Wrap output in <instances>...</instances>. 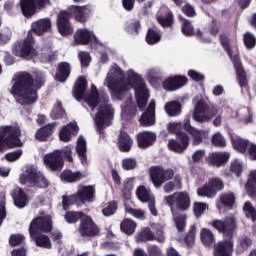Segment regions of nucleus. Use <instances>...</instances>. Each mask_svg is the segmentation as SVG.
<instances>
[{
    "mask_svg": "<svg viewBox=\"0 0 256 256\" xmlns=\"http://www.w3.org/2000/svg\"><path fill=\"white\" fill-rule=\"evenodd\" d=\"M120 229L125 235H133L137 229V223L131 219H124L120 224Z\"/></svg>",
    "mask_w": 256,
    "mask_h": 256,
    "instance_id": "43",
    "label": "nucleus"
},
{
    "mask_svg": "<svg viewBox=\"0 0 256 256\" xmlns=\"http://www.w3.org/2000/svg\"><path fill=\"white\" fill-rule=\"evenodd\" d=\"M51 231H53V221L41 216L34 218L29 226L30 237H35L39 233H51Z\"/></svg>",
    "mask_w": 256,
    "mask_h": 256,
    "instance_id": "13",
    "label": "nucleus"
},
{
    "mask_svg": "<svg viewBox=\"0 0 256 256\" xmlns=\"http://www.w3.org/2000/svg\"><path fill=\"white\" fill-rule=\"evenodd\" d=\"M84 99L91 109L98 107L101 102L109 103V95H107V93L100 94L95 84L91 85L90 93H88Z\"/></svg>",
    "mask_w": 256,
    "mask_h": 256,
    "instance_id": "19",
    "label": "nucleus"
},
{
    "mask_svg": "<svg viewBox=\"0 0 256 256\" xmlns=\"http://www.w3.org/2000/svg\"><path fill=\"white\" fill-rule=\"evenodd\" d=\"M117 208V201H110L108 202V205L102 209V214L104 215V217H111V215H115V213L117 212Z\"/></svg>",
    "mask_w": 256,
    "mask_h": 256,
    "instance_id": "54",
    "label": "nucleus"
},
{
    "mask_svg": "<svg viewBox=\"0 0 256 256\" xmlns=\"http://www.w3.org/2000/svg\"><path fill=\"white\" fill-rule=\"evenodd\" d=\"M20 137L21 128L12 125L0 126V153H5V147H23Z\"/></svg>",
    "mask_w": 256,
    "mask_h": 256,
    "instance_id": "5",
    "label": "nucleus"
},
{
    "mask_svg": "<svg viewBox=\"0 0 256 256\" xmlns=\"http://www.w3.org/2000/svg\"><path fill=\"white\" fill-rule=\"evenodd\" d=\"M219 41L224 51H226L227 55L230 58L233 57V50L231 49V42H229V36H227V34H220Z\"/></svg>",
    "mask_w": 256,
    "mask_h": 256,
    "instance_id": "50",
    "label": "nucleus"
},
{
    "mask_svg": "<svg viewBox=\"0 0 256 256\" xmlns=\"http://www.w3.org/2000/svg\"><path fill=\"white\" fill-rule=\"evenodd\" d=\"M122 167L124 171H132V169H135L137 167V160L134 158H125L122 160Z\"/></svg>",
    "mask_w": 256,
    "mask_h": 256,
    "instance_id": "62",
    "label": "nucleus"
},
{
    "mask_svg": "<svg viewBox=\"0 0 256 256\" xmlns=\"http://www.w3.org/2000/svg\"><path fill=\"white\" fill-rule=\"evenodd\" d=\"M74 195L78 203H91L95 199V186H82Z\"/></svg>",
    "mask_w": 256,
    "mask_h": 256,
    "instance_id": "27",
    "label": "nucleus"
},
{
    "mask_svg": "<svg viewBox=\"0 0 256 256\" xmlns=\"http://www.w3.org/2000/svg\"><path fill=\"white\" fill-rule=\"evenodd\" d=\"M50 0H19L18 7L26 19L35 17L38 11H43Z\"/></svg>",
    "mask_w": 256,
    "mask_h": 256,
    "instance_id": "9",
    "label": "nucleus"
},
{
    "mask_svg": "<svg viewBox=\"0 0 256 256\" xmlns=\"http://www.w3.org/2000/svg\"><path fill=\"white\" fill-rule=\"evenodd\" d=\"M189 79L186 76L175 75L166 78L162 82L163 89L165 91H177V89H181V87H185L187 85Z\"/></svg>",
    "mask_w": 256,
    "mask_h": 256,
    "instance_id": "21",
    "label": "nucleus"
},
{
    "mask_svg": "<svg viewBox=\"0 0 256 256\" xmlns=\"http://www.w3.org/2000/svg\"><path fill=\"white\" fill-rule=\"evenodd\" d=\"M78 232L81 237H97V235L100 233V230L99 226H97L95 221H93V218L84 214V217L80 221Z\"/></svg>",
    "mask_w": 256,
    "mask_h": 256,
    "instance_id": "14",
    "label": "nucleus"
},
{
    "mask_svg": "<svg viewBox=\"0 0 256 256\" xmlns=\"http://www.w3.org/2000/svg\"><path fill=\"white\" fill-rule=\"evenodd\" d=\"M77 135H79V126L77 125V122H70L61 128L59 139L63 143H69L72 137H77Z\"/></svg>",
    "mask_w": 256,
    "mask_h": 256,
    "instance_id": "25",
    "label": "nucleus"
},
{
    "mask_svg": "<svg viewBox=\"0 0 256 256\" xmlns=\"http://www.w3.org/2000/svg\"><path fill=\"white\" fill-rule=\"evenodd\" d=\"M19 179L21 185L30 183L32 187H37L38 189H47L49 187V180L41 172H37V169L33 166L28 167L26 173L21 174Z\"/></svg>",
    "mask_w": 256,
    "mask_h": 256,
    "instance_id": "8",
    "label": "nucleus"
},
{
    "mask_svg": "<svg viewBox=\"0 0 256 256\" xmlns=\"http://www.w3.org/2000/svg\"><path fill=\"white\" fill-rule=\"evenodd\" d=\"M71 75V64L69 62H60L56 68V74L54 76L55 81L59 83H65Z\"/></svg>",
    "mask_w": 256,
    "mask_h": 256,
    "instance_id": "31",
    "label": "nucleus"
},
{
    "mask_svg": "<svg viewBox=\"0 0 256 256\" xmlns=\"http://www.w3.org/2000/svg\"><path fill=\"white\" fill-rule=\"evenodd\" d=\"M25 241V236L21 234H12L9 238L10 247H17V245H21Z\"/></svg>",
    "mask_w": 256,
    "mask_h": 256,
    "instance_id": "61",
    "label": "nucleus"
},
{
    "mask_svg": "<svg viewBox=\"0 0 256 256\" xmlns=\"http://www.w3.org/2000/svg\"><path fill=\"white\" fill-rule=\"evenodd\" d=\"M231 143L235 151H238V153H242L245 155L247 151L249 150V147L251 146V143L249 140H245L243 138H231ZM248 149V150H247Z\"/></svg>",
    "mask_w": 256,
    "mask_h": 256,
    "instance_id": "39",
    "label": "nucleus"
},
{
    "mask_svg": "<svg viewBox=\"0 0 256 256\" xmlns=\"http://www.w3.org/2000/svg\"><path fill=\"white\" fill-rule=\"evenodd\" d=\"M147 253L149 256H163V251L157 245H149L147 247Z\"/></svg>",
    "mask_w": 256,
    "mask_h": 256,
    "instance_id": "64",
    "label": "nucleus"
},
{
    "mask_svg": "<svg viewBox=\"0 0 256 256\" xmlns=\"http://www.w3.org/2000/svg\"><path fill=\"white\" fill-rule=\"evenodd\" d=\"M225 189V182L220 177H213L208 180V183L197 189V195L199 197H208L213 199L217 196L219 191Z\"/></svg>",
    "mask_w": 256,
    "mask_h": 256,
    "instance_id": "11",
    "label": "nucleus"
},
{
    "mask_svg": "<svg viewBox=\"0 0 256 256\" xmlns=\"http://www.w3.org/2000/svg\"><path fill=\"white\" fill-rule=\"evenodd\" d=\"M161 32L154 28H148L145 36L147 45H157L161 41Z\"/></svg>",
    "mask_w": 256,
    "mask_h": 256,
    "instance_id": "42",
    "label": "nucleus"
},
{
    "mask_svg": "<svg viewBox=\"0 0 256 256\" xmlns=\"http://www.w3.org/2000/svg\"><path fill=\"white\" fill-rule=\"evenodd\" d=\"M195 231H197V228L195 226H191L184 238V241L188 247H193L195 243Z\"/></svg>",
    "mask_w": 256,
    "mask_h": 256,
    "instance_id": "57",
    "label": "nucleus"
},
{
    "mask_svg": "<svg viewBox=\"0 0 256 256\" xmlns=\"http://www.w3.org/2000/svg\"><path fill=\"white\" fill-rule=\"evenodd\" d=\"M189 147V135L178 134L176 139H170L168 141V149L173 153H185Z\"/></svg>",
    "mask_w": 256,
    "mask_h": 256,
    "instance_id": "20",
    "label": "nucleus"
},
{
    "mask_svg": "<svg viewBox=\"0 0 256 256\" xmlns=\"http://www.w3.org/2000/svg\"><path fill=\"white\" fill-rule=\"evenodd\" d=\"M246 193L251 199L256 197V170L251 171L245 185Z\"/></svg>",
    "mask_w": 256,
    "mask_h": 256,
    "instance_id": "40",
    "label": "nucleus"
},
{
    "mask_svg": "<svg viewBox=\"0 0 256 256\" xmlns=\"http://www.w3.org/2000/svg\"><path fill=\"white\" fill-rule=\"evenodd\" d=\"M92 39L97 41V36L87 29L77 30L74 34V41L77 45H89Z\"/></svg>",
    "mask_w": 256,
    "mask_h": 256,
    "instance_id": "32",
    "label": "nucleus"
},
{
    "mask_svg": "<svg viewBox=\"0 0 256 256\" xmlns=\"http://www.w3.org/2000/svg\"><path fill=\"white\" fill-rule=\"evenodd\" d=\"M76 152L82 165H87V141L82 136L78 138Z\"/></svg>",
    "mask_w": 256,
    "mask_h": 256,
    "instance_id": "37",
    "label": "nucleus"
},
{
    "mask_svg": "<svg viewBox=\"0 0 256 256\" xmlns=\"http://www.w3.org/2000/svg\"><path fill=\"white\" fill-rule=\"evenodd\" d=\"M212 145L218 147L219 149H225L227 147V142L221 133L217 132L212 136Z\"/></svg>",
    "mask_w": 256,
    "mask_h": 256,
    "instance_id": "53",
    "label": "nucleus"
},
{
    "mask_svg": "<svg viewBox=\"0 0 256 256\" xmlns=\"http://www.w3.org/2000/svg\"><path fill=\"white\" fill-rule=\"evenodd\" d=\"M78 59L81 63V67H89V64L91 63V55L89 52H80L78 54Z\"/></svg>",
    "mask_w": 256,
    "mask_h": 256,
    "instance_id": "63",
    "label": "nucleus"
},
{
    "mask_svg": "<svg viewBox=\"0 0 256 256\" xmlns=\"http://www.w3.org/2000/svg\"><path fill=\"white\" fill-rule=\"evenodd\" d=\"M164 204L170 208L172 215L175 211H189L191 208V197L187 192H176L164 197Z\"/></svg>",
    "mask_w": 256,
    "mask_h": 256,
    "instance_id": "6",
    "label": "nucleus"
},
{
    "mask_svg": "<svg viewBox=\"0 0 256 256\" xmlns=\"http://www.w3.org/2000/svg\"><path fill=\"white\" fill-rule=\"evenodd\" d=\"M137 241L147 242V241H155V234L151 231V229L146 228L138 233L136 237Z\"/></svg>",
    "mask_w": 256,
    "mask_h": 256,
    "instance_id": "48",
    "label": "nucleus"
},
{
    "mask_svg": "<svg viewBox=\"0 0 256 256\" xmlns=\"http://www.w3.org/2000/svg\"><path fill=\"white\" fill-rule=\"evenodd\" d=\"M218 113L219 107H217V105H209L205 103V100L200 99L194 106L192 118L196 123H209V121L215 117L213 120L214 127H221V124L223 123V116Z\"/></svg>",
    "mask_w": 256,
    "mask_h": 256,
    "instance_id": "4",
    "label": "nucleus"
},
{
    "mask_svg": "<svg viewBox=\"0 0 256 256\" xmlns=\"http://www.w3.org/2000/svg\"><path fill=\"white\" fill-rule=\"evenodd\" d=\"M136 196L141 203H148V208L154 217H157L158 211L155 207V196L151 194V190L147 189L144 185L138 186L136 189Z\"/></svg>",
    "mask_w": 256,
    "mask_h": 256,
    "instance_id": "15",
    "label": "nucleus"
},
{
    "mask_svg": "<svg viewBox=\"0 0 256 256\" xmlns=\"http://www.w3.org/2000/svg\"><path fill=\"white\" fill-rule=\"evenodd\" d=\"M106 81L112 99L123 101V95L129 91L130 85V87H132V89L135 91L136 103L139 109H144V107H147V101H149V90L147 89V84H145L143 77L135 73V71H128V83H125L123 70L117 67L113 71L112 76L107 77Z\"/></svg>",
    "mask_w": 256,
    "mask_h": 256,
    "instance_id": "1",
    "label": "nucleus"
},
{
    "mask_svg": "<svg viewBox=\"0 0 256 256\" xmlns=\"http://www.w3.org/2000/svg\"><path fill=\"white\" fill-rule=\"evenodd\" d=\"M77 204H79V201L75 194L62 196V207L64 211H69V207Z\"/></svg>",
    "mask_w": 256,
    "mask_h": 256,
    "instance_id": "47",
    "label": "nucleus"
},
{
    "mask_svg": "<svg viewBox=\"0 0 256 256\" xmlns=\"http://www.w3.org/2000/svg\"><path fill=\"white\" fill-rule=\"evenodd\" d=\"M244 215L247 219H251L252 221H256V209L253 204L249 201L245 202L243 206Z\"/></svg>",
    "mask_w": 256,
    "mask_h": 256,
    "instance_id": "51",
    "label": "nucleus"
},
{
    "mask_svg": "<svg viewBox=\"0 0 256 256\" xmlns=\"http://www.w3.org/2000/svg\"><path fill=\"white\" fill-rule=\"evenodd\" d=\"M212 227L224 237V240L214 244L213 255L233 256V247L235 246L233 235H235V231H237L238 227L237 218H235V216H226L224 219H214L212 221Z\"/></svg>",
    "mask_w": 256,
    "mask_h": 256,
    "instance_id": "3",
    "label": "nucleus"
},
{
    "mask_svg": "<svg viewBox=\"0 0 256 256\" xmlns=\"http://www.w3.org/2000/svg\"><path fill=\"white\" fill-rule=\"evenodd\" d=\"M200 239L204 247L211 248L215 245V234H213V231H211V229L202 228L200 231Z\"/></svg>",
    "mask_w": 256,
    "mask_h": 256,
    "instance_id": "36",
    "label": "nucleus"
},
{
    "mask_svg": "<svg viewBox=\"0 0 256 256\" xmlns=\"http://www.w3.org/2000/svg\"><path fill=\"white\" fill-rule=\"evenodd\" d=\"M11 195L14 201V205L18 207V209H23L29 205V198L27 197V193H25L22 188L14 189Z\"/></svg>",
    "mask_w": 256,
    "mask_h": 256,
    "instance_id": "34",
    "label": "nucleus"
},
{
    "mask_svg": "<svg viewBox=\"0 0 256 256\" xmlns=\"http://www.w3.org/2000/svg\"><path fill=\"white\" fill-rule=\"evenodd\" d=\"M174 223L176 225L177 230L180 233H183L185 231V227L187 225V214H181L174 217Z\"/></svg>",
    "mask_w": 256,
    "mask_h": 256,
    "instance_id": "52",
    "label": "nucleus"
},
{
    "mask_svg": "<svg viewBox=\"0 0 256 256\" xmlns=\"http://www.w3.org/2000/svg\"><path fill=\"white\" fill-rule=\"evenodd\" d=\"M220 203L223 205V207L231 209L233 205H235V194H233V192L221 194Z\"/></svg>",
    "mask_w": 256,
    "mask_h": 256,
    "instance_id": "46",
    "label": "nucleus"
},
{
    "mask_svg": "<svg viewBox=\"0 0 256 256\" xmlns=\"http://www.w3.org/2000/svg\"><path fill=\"white\" fill-rule=\"evenodd\" d=\"M70 19L71 16L67 10H61L57 16V29L60 35L63 37H67V35H73V26H71Z\"/></svg>",
    "mask_w": 256,
    "mask_h": 256,
    "instance_id": "16",
    "label": "nucleus"
},
{
    "mask_svg": "<svg viewBox=\"0 0 256 256\" xmlns=\"http://www.w3.org/2000/svg\"><path fill=\"white\" fill-rule=\"evenodd\" d=\"M55 127H57V124L55 122L42 126L36 131L35 139L40 143H45L46 141H49V138L53 135V133H55Z\"/></svg>",
    "mask_w": 256,
    "mask_h": 256,
    "instance_id": "30",
    "label": "nucleus"
},
{
    "mask_svg": "<svg viewBox=\"0 0 256 256\" xmlns=\"http://www.w3.org/2000/svg\"><path fill=\"white\" fill-rule=\"evenodd\" d=\"M36 243L37 247H41L42 249H52L53 244L51 243V239L49 236L45 234H37L34 237H31Z\"/></svg>",
    "mask_w": 256,
    "mask_h": 256,
    "instance_id": "41",
    "label": "nucleus"
},
{
    "mask_svg": "<svg viewBox=\"0 0 256 256\" xmlns=\"http://www.w3.org/2000/svg\"><path fill=\"white\" fill-rule=\"evenodd\" d=\"M164 110L169 117H179L182 113L181 102L174 100L165 104Z\"/></svg>",
    "mask_w": 256,
    "mask_h": 256,
    "instance_id": "38",
    "label": "nucleus"
},
{
    "mask_svg": "<svg viewBox=\"0 0 256 256\" xmlns=\"http://www.w3.org/2000/svg\"><path fill=\"white\" fill-rule=\"evenodd\" d=\"M93 7L91 4L84 6L71 5L68 8V13L70 17H74L78 23H87L89 20V15H91Z\"/></svg>",
    "mask_w": 256,
    "mask_h": 256,
    "instance_id": "17",
    "label": "nucleus"
},
{
    "mask_svg": "<svg viewBox=\"0 0 256 256\" xmlns=\"http://www.w3.org/2000/svg\"><path fill=\"white\" fill-rule=\"evenodd\" d=\"M85 217V214L83 211H68L66 212L64 219L66 223L74 224L77 223V221H82Z\"/></svg>",
    "mask_w": 256,
    "mask_h": 256,
    "instance_id": "44",
    "label": "nucleus"
},
{
    "mask_svg": "<svg viewBox=\"0 0 256 256\" xmlns=\"http://www.w3.org/2000/svg\"><path fill=\"white\" fill-rule=\"evenodd\" d=\"M141 127H153L155 125V102L151 101L139 119Z\"/></svg>",
    "mask_w": 256,
    "mask_h": 256,
    "instance_id": "26",
    "label": "nucleus"
},
{
    "mask_svg": "<svg viewBox=\"0 0 256 256\" xmlns=\"http://www.w3.org/2000/svg\"><path fill=\"white\" fill-rule=\"evenodd\" d=\"M11 95L19 105H35L39 100V91L47 83V74L34 71L32 74L21 71L12 78Z\"/></svg>",
    "mask_w": 256,
    "mask_h": 256,
    "instance_id": "2",
    "label": "nucleus"
},
{
    "mask_svg": "<svg viewBox=\"0 0 256 256\" xmlns=\"http://www.w3.org/2000/svg\"><path fill=\"white\" fill-rule=\"evenodd\" d=\"M207 209V204L203 203V202H194L193 204V213L195 215V217H201V215H203V213H205Z\"/></svg>",
    "mask_w": 256,
    "mask_h": 256,
    "instance_id": "59",
    "label": "nucleus"
},
{
    "mask_svg": "<svg viewBox=\"0 0 256 256\" xmlns=\"http://www.w3.org/2000/svg\"><path fill=\"white\" fill-rule=\"evenodd\" d=\"M136 141L139 149H149L155 145L157 134L151 131H142L137 134Z\"/></svg>",
    "mask_w": 256,
    "mask_h": 256,
    "instance_id": "23",
    "label": "nucleus"
},
{
    "mask_svg": "<svg viewBox=\"0 0 256 256\" xmlns=\"http://www.w3.org/2000/svg\"><path fill=\"white\" fill-rule=\"evenodd\" d=\"M234 69L236 71L239 86L243 89H249V82L247 81V72L243 69V64L239 58H234Z\"/></svg>",
    "mask_w": 256,
    "mask_h": 256,
    "instance_id": "33",
    "label": "nucleus"
},
{
    "mask_svg": "<svg viewBox=\"0 0 256 256\" xmlns=\"http://www.w3.org/2000/svg\"><path fill=\"white\" fill-rule=\"evenodd\" d=\"M44 164L50 171H62L63 167H65V161L63 160V155H61L60 150L46 154L44 156Z\"/></svg>",
    "mask_w": 256,
    "mask_h": 256,
    "instance_id": "18",
    "label": "nucleus"
},
{
    "mask_svg": "<svg viewBox=\"0 0 256 256\" xmlns=\"http://www.w3.org/2000/svg\"><path fill=\"white\" fill-rule=\"evenodd\" d=\"M243 42H244L246 49H255L256 38H255V35H253V33L246 32L243 35Z\"/></svg>",
    "mask_w": 256,
    "mask_h": 256,
    "instance_id": "55",
    "label": "nucleus"
},
{
    "mask_svg": "<svg viewBox=\"0 0 256 256\" xmlns=\"http://www.w3.org/2000/svg\"><path fill=\"white\" fill-rule=\"evenodd\" d=\"M85 178L80 171L73 172L71 170H64L60 174L61 181H65L66 183H77L80 179Z\"/></svg>",
    "mask_w": 256,
    "mask_h": 256,
    "instance_id": "35",
    "label": "nucleus"
},
{
    "mask_svg": "<svg viewBox=\"0 0 256 256\" xmlns=\"http://www.w3.org/2000/svg\"><path fill=\"white\" fill-rule=\"evenodd\" d=\"M87 86H88V83L85 76H80L77 78L72 90L73 97L76 99V101H83V99H85Z\"/></svg>",
    "mask_w": 256,
    "mask_h": 256,
    "instance_id": "29",
    "label": "nucleus"
},
{
    "mask_svg": "<svg viewBox=\"0 0 256 256\" xmlns=\"http://www.w3.org/2000/svg\"><path fill=\"white\" fill-rule=\"evenodd\" d=\"M51 25V18H41L32 22L31 29L28 33H34L37 37H41V35H45V33L51 31Z\"/></svg>",
    "mask_w": 256,
    "mask_h": 256,
    "instance_id": "24",
    "label": "nucleus"
},
{
    "mask_svg": "<svg viewBox=\"0 0 256 256\" xmlns=\"http://www.w3.org/2000/svg\"><path fill=\"white\" fill-rule=\"evenodd\" d=\"M182 26L181 31L185 37H193L195 35V28L193 27V24L191 23V20H188L186 18H181Z\"/></svg>",
    "mask_w": 256,
    "mask_h": 256,
    "instance_id": "45",
    "label": "nucleus"
},
{
    "mask_svg": "<svg viewBox=\"0 0 256 256\" xmlns=\"http://www.w3.org/2000/svg\"><path fill=\"white\" fill-rule=\"evenodd\" d=\"M183 128V124L181 123H170L168 124V131L169 133H174V135H176V137H179V135H187V133L181 131V129Z\"/></svg>",
    "mask_w": 256,
    "mask_h": 256,
    "instance_id": "58",
    "label": "nucleus"
},
{
    "mask_svg": "<svg viewBox=\"0 0 256 256\" xmlns=\"http://www.w3.org/2000/svg\"><path fill=\"white\" fill-rule=\"evenodd\" d=\"M150 179L156 189L163 186V183L171 181L175 177V171L171 168H163L161 166H153L150 168Z\"/></svg>",
    "mask_w": 256,
    "mask_h": 256,
    "instance_id": "10",
    "label": "nucleus"
},
{
    "mask_svg": "<svg viewBox=\"0 0 256 256\" xmlns=\"http://www.w3.org/2000/svg\"><path fill=\"white\" fill-rule=\"evenodd\" d=\"M139 29H141V21L139 20H134L126 26L127 33L131 35H139Z\"/></svg>",
    "mask_w": 256,
    "mask_h": 256,
    "instance_id": "56",
    "label": "nucleus"
},
{
    "mask_svg": "<svg viewBox=\"0 0 256 256\" xmlns=\"http://www.w3.org/2000/svg\"><path fill=\"white\" fill-rule=\"evenodd\" d=\"M131 191H133V181H124L122 188V195L124 199H129L131 197Z\"/></svg>",
    "mask_w": 256,
    "mask_h": 256,
    "instance_id": "60",
    "label": "nucleus"
},
{
    "mask_svg": "<svg viewBox=\"0 0 256 256\" xmlns=\"http://www.w3.org/2000/svg\"><path fill=\"white\" fill-rule=\"evenodd\" d=\"M34 45L33 34L28 32L24 40H18L13 44L12 53L15 57H21V59H32L37 55Z\"/></svg>",
    "mask_w": 256,
    "mask_h": 256,
    "instance_id": "7",
    "label": "nucleus"
},
{
    "mask_svg": "<svg viewBox=\"0 0 256 256\" xmlns=\"http://www.w3.org/2000/svg\"><path fill=\"white\" fill-rule=\"evenodd\" d=\"M111 121H113V110L111 105L105 104L100 106L95 116L96 131L101 135V133L105 131V125L106 127H109Z\"/></svg>",
    "mask_w": 256,
    "mask_h": 256,
    "instance_id": "12",
    "label": "nucleus"
},
{
    "mask_svg": "<svg viewBox=\"0 0 256 256\" xmlns=\"http://www.w3.org/2000/svg\"><path fill=\"white\" fill-rule=\"evenodd\" d=\"M229 159H231L229 152H212L206 158V162L208 165L219 169L220 167H225L229 163Z\"/></svg>",
    "mask_w": 256,
    "mask_h": 256,
    "instance_id": "22",
    "label": "nucleus"
},
{
    "mask_svg": "<svg viewBox=\"0 0 256 256\" xmlns=\"http://www.w3.org/2000/svg\"><path fill=\"white\" fill-rule=\"evenodd\" d=\"M50 115L52 119H63V117H65V109H63L61 101L58 100L56 102V105L53 107Z\"/></svg>",
    "mask_w": 256,
    "mask_h": 256,
    "instance_id": "49",
    "label": "nucleus"
},
{
    "mask_svg": "<svg viewBox=\"0 0 256 256\" xmlns=\"http://www.w3.org/2000/svg\"><path fill=\"white\" fill-rule=\"evenodd\" d=\"M117 147L121 153H129L133 149V138L125 130H121L118 135Z\"/></svg>",
    "mask_w": 256,
    "mask_h": 256,
    "instance_id": "28",
    "label": "nucleus"
}]
</instances>
